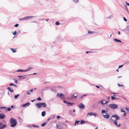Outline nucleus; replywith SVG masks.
Instances as JSON below:
<instances>
[{
    "label": "nucleus",
    "instance_id": "obj_1",
    "mask_svg": "<svg viewBox=\"0 0 129 129\" xmlns=\"http://www.w3.org/2000/svg\"><path fill=\"white\" fill-rule=\"evenodd\" d=\"M10 122L11 124V126L12 127H14L15 126L17 123L16 120V119H14L12 118H11Z\"/></svg>",
    "mask_w": 129,
    "mask_h": 129
},
{
    "label": "nucleus",
    "instance_id": "obj_2",
    "mask_svg": "<svg viewBox=\"0 0 129 129\" xmlns=\"http://www.w3.org/2000/svg\"><path fill=\"white\" fill-rule=\"evenodd\" d=\"M108 112V111L103 110L102 111V113L103 114V117L106 119H108L109 118L110 116L108 114L107 112Z\"/></svg>",
    "mask_w": 129,
    "mask_h": 129
},
{
    "label": "nucleus",
    "instance_id": "obj_3",
    "mask_svg": "<svg viewBox=\"0 0 129 129\" xmlns=\"http://www.w3.org/2000/svg\"><path fill=\"white\" fill-rule=\"evenodd\" d=\"M118 105L115 104H109L108 107L112 109H115L118 108Z\"/></svg>",
    "mask_w": 129,
    "mask_h": 129
},
{
    "label": "nucleus",
    "instance_id": "obj_4",
    "mask_svg": "<svg viewBox=\"0 0 129 129\" xmlns=\"http://www.w3.org/2000/svg\"><path fill=\"white\" fill-rule=\"evenodd\" d=\"M36 16H27L24 17L22 18V20H28L31 18H32L34 17H36Z\"/></svg>",
    "mask_w": 129,
    "mask_h": 129
},
{
    "label": "nucleus",
    "instance_id": "obj_5",
    "mask_svg": "<svg viewBox=\"0 0 129 129\" xmlns=\"http://www.w3.org/2000/svg\"><path fill=\"white\" fill-rule=\"evenodd\" d=\"M57 96L60 97L63 100L65 99V96L64 94L62 93H58L57 94Z\"/></svg>",
    "mask_w": 129,
    "mask_h": 129
},
{
    "label": "nucleus",
    "instance_id": "obj_6",
    "mask_svg": "<svg viewBox=\"0 0 129 129\" xmlns=\"http://www.w3.org/2000/svg\"><path fill=\"white\" fill-rule=\"evenodd\" d=\"M63 102L64 103L67 104V106H72L74 104V103H72L70 102H67L65 100L63 101Z\"/></svg>",
    "mask_w": 129,
    "mask_h": 129
},
{
    "label": "nucleus",
    "instance_id": "obj_7",
    "mask_svg": "<svg viewBox=\"0 0 129 129\" xmlns=\"http://www.w3.org/2000/svg\"><path fill=\"white\" fill-rule=\"evenodd\" d=\"M78 107L81 109H84L85 108V106L83 103L80 104L78 106Z\"/></svg>",
    "mask_w": 129,
    "mask_h": 129
},
{
    "label": "nucleus",
    "instance_id": "obj_8",
    "mask_svg": "<svg viewBox=\"0 0 129 129\" xmlns=\"http://www.w3.org/2000/svg\"><path fill=\"white\" fill-rule=\"evenodd\" d=\"M56 87L55 86H53L52 87H50V88H49V89H50L52 91H53L55 92L56 91V89H54V88H56Z\"/></svg>",
    "mask_w": 129,
    "mask_h": 129
},
{
    "label": "nucleus",
    "instance_id": "obj_9",
    "mask_svg": "<svg viewBox=\"0 0 129 129\" xmlns=\"http://www.w3.org/2000/svg\"><path fill=\"white\" fill-rule=\"evenodd\" d=\"M41 107L45 108L47 107V104L45 103H41Z\"/></svg>",
    "mask_w": 129,
    "mask_h": 129
},
{
    "label": "nucleus",
    "instance_id": "obj_10",
    "mask_svg": "<svg viewBox=\"0 0 129 129\" xmlns=\"http://www.w3.org/2000/svg\"><path fill=\"white\" fill-rule=\"evenodd\" d=\"M30 104V103L29 102H27L25 104L22 105V106L23 107H28Z\"/></svg>",
    "mask_w": 129,
    "mask_h": 129
},
{
    "label": "nucleus",
    "instance_id": "obj_11",
    "mask_svg": "<svg viewBox=\"0 0 129 129\" xmlns=\"http://www.w3.org/2000/svg\"><path fill=\"white\" fill-rule=\"evenodd\" d=\"M49 88H50V86H47L43 88L42 89V90L43 91H44L46 90H47L49 89Z\"/></svg>",
    "mask_w": 129,
    "mask_h": 129
},
{
    "label": "nucleus",
    "instance_id": "obj_12",
    "mask_svg": "<svg viewBox=\"0 0 129 129\" xmlns=\"http://www.w3.org/2000/svg\"><path fill=\"white\" fill-rule=\"evenodd\" d=\"M77 95L75 96L73 95H71L70 99L71 100H73L74 99H76L77 98Z\"/></svg>",
    "mask_w": 129,
    "mask_h": 129
},
{
    "label": "nucleus",
    "instance_id": "obj_13",
    "mask_svg": "<svg viewBox=\"0 0 129 129\" xmlns=\"http://www.w3.org/2000/svg\"><path fill=\"white\" fill-rule=\"evenodd\" d=\"M36 106L38 108L41 107V103H37L36 104Z\"/></svg>",
    "mask_w": 129,
    "mask_h": 129
},
{
    "label": "nucleus",
    "instance_id": "obj_14",
    "mask_svg": "<svg viewBox=\"0 0 129 129\" xmlns=\"http://www.w3.org/2000/svg\"><path fill=\"white\" fill-rule=\"evenodd\" d=\"M5 117V115L4 114H0V119H3Z\"/></svg>",
    "mask_w": 129,
    "mask_h": 129
},
{
    "label": "nucleus",
    "instance_id": "obj_15",
    "mask_svg": "<svg viewBox=\"0 0 129 129\" xmlns=\"http://www.w3.org/2000/svg\"><path fill=\"white\" fill-rule=\"evenodd\" d=\"M125 29L129 33V25H126Z\"/></svg>",
    "mask_w": 129,
    "mask_h": 129
},
{
    "label": "nucleus",
    "instance_id": "obj_16",
    "mask_svg": "<svg viewBox=\"0 0 129 129\" xmlns=\"http://www.w3.org/2000/svg\"><path fill=\"white\" fill-rule=\"evenodd\" d=\"M7 89L11 92H14L13 90L12 89H11L10 87H8Z\"/></svg>",
    "mask_w": 129,
    "mask_h": 129
},
{
    "label": "nucleus",
    "instance_id": "obj_17",
    "mask_svg": "<svg viewBox=\"0 0 129 129\" xmlns=\"http://www.w3.org/2000/svg\"><path fill=\"white\" fill-rule=\"evenodd\" d=\"M114 41L116 42H120L121 43V41L120 40H119V39H114Z\"/></svg>",
    "mask_w": 129,
    "mask_h": 129
},
{
    "label": "nucleus",
    "instance_id": "obj_18",
    "mask_svg": "<svg viewBox=\"0 0 129 129\" xmlns=\"http://www.w3.org/2000/svg\"><path fill=\"white\" fill-rule=\"evenodd\" d=\"M46 114V112L45 111H43L41 113V115L43 117H44L45 115Z\"/></svg>",
    "mask_w": 129,
    "mask_h": 129
},
{
    "label": "nucleus",
    "instance_id": "obj_19",
    "mask_svg": "<svg viewBox=\"0 0 129 129\" xmlns=\"http://www.w3.org/2000/svg\"><path fill=\"white\" fill-rule=\"evenodd\" d=\"M6 127V125L5 124H4L2 126L0 127V129H3Z\"/></svg>",
    "mask_w": 129,
    "mask_h": 129
},
{
    "label": "nucleus",
    "instance_id": "obj_20",
    "mask_svg": "<svg viewBox=\"0 0 129 129\" xmlns=\"http://www.w3.org/2000/svg\"><path fill=\"white\" fill-rule=\"evenodd\" d=\"M47 122H44L43 123H42L41 124V126L42 127H43L46 124H47Z\"/></svg>",
    "mask_w": 129,
    "mask_h": 129
},
{
    "label": "nucleus",
    "instance_id": "obj_21",
    "mask_svg": "<svg viewBox=\"0 0 129 129\" xmlns=\"http://www.w3.org/2000/svg\"><path fill=\"white\" fill-rule=\"evenodd\" d=\"M33 69V68L32 67H29L27 68V70H28V71H29Z\"/></svg>",
    "mask_w": 129,
    "mask_h": 129
},
{
    "label": "nucleus",
    "instance_id": "obj_22",
    "mask_svg": "<svg viewBox=\"0 0 129 129\" xmlns=\"http://www.w3.org/2000/svg\"><path fill=\"white\" fill-rule=\"evenodd\" d=\"M79 122L80 120L78 121L77 120H76L75 122L74 125L76 126V124L78 125Z\"/></svg>",
    "mask_w": 129,
    "mask_h": 129
},
{
    "label": "nucleus",
    "instance_id": "obj_23",
    "mask_svg": "<svg viewBox=\"0 0 129 129\" xmlns=\"http://www.w3.org/2000/svg\"><path fill=\"white\" fill-rule=\"evenodd\" d=\"M10 49L12 51L13 53H15L16 52V50L15 49L10 48Z\"/></svg>",
    "mask_w": 129,
    "mask_h": 129
},
{
    "label": "nucleus",
    "instance_id": "obj_24",
    "mask_svg": "<svg viewBox=\"0 0 129 129\" xmlns=\"http://www.w3.org/2000/svg\"><path fill=\"white\" fill-rule=\"evenodd\" d=\"M87 122V121H85L84 120H81V121H80V124H83V123H86V122Z\"/></svg>",
    "mask_w": 129,
    "mask_h": 129
},
{
    "label": "nucleus",
    "instance_id": "obj_25",
    "mask_svg": "<svg viewBox=\"0 0 129 129\" xmlns=\"http://www.w3.org/2000/svg\"><path fill=\"white\" fill-rule=\"evenodd\" d=\"M28 75H29V74L24 75V76H22V78L23 79H24L26 78V76H28Z\"/></svg>",
    "mask_w": 129,
    "mask_h": 129
},
{
    "label": "nucleus",
    "instance_id": "obj_26",
    "mask_svg": "<svg viewBox=\"0 0 129 129\" xmlns=\"http://www.w3.org/2000/svg\"><path fill=\"white\" fill-rule=\"evenodd\" d=\"M114 124L117 126L118 125V124H117V121L115 120L114 122Z\"/></svg>",
    "mask_w": 129,
    "mask_h": 129
},
{
    "label": "nucleus",
    "instance_id": "obj_27",
    "mask_svg": "<svg viewBox=\"0 0 129 129\" xmlns=\"http://www.w3.org/2000/svg\"><path fill=\"white\" fill-rule=\"evenodd\" d=\"M115 118H116L115 120H118L120 119L119 117L117 115Z\"/></svg>",
    "mask_w": 129,
    "mask_h": 129
},
{
    "label": "nucleus",
    "instance_id": "obj_28",
    "mask_svg": "<svg viewBox=\"0 0 129 129\" xmlns=\"http://www.w3.org/2000/svg\"><path fill=\"white\" fill-rule=\"evenodd\" d=\"M93 113L92 112H89L87 113V115L90 116H92L93 115Z\"/></svg>",
    "mask_w": 129,
    "mask_h": 129
},
{
    "label": "nucleus",
    "instance_id": "obj_29",
    "mask_svg": "<svg viewBox=\"0 0 129 129\" xmlns=\"http://www.w3.org/2000/svg\"><path fill=\"white\" fill-rule=\"evenodd\" d=\"M116 99V98L115 97H113L112 96H111V99L112 100H115Z\"/></svg>",
    "mask_w": 129,
    "mask_h": 129
},
{
    "label": "nucleus",
    "instance_id": "obj_30",
    "mask_svg": "<svg viewBox=\"0 0 129 129\" xmlns=\"http://www.w3.org/2000/svg\"><path fill=\"white\" fill-rule=\"evenodd\" d=\"M19 96V94H18L14 96V98L15 99H17L18 97Z\"/></svg>",
    "mask_w": 129,
    "mask_h": 129
},
{
    "label": "nucleus",
    "instance_id": "obj_31",
    "mask_svg": "<svg viewBox=\"0 0 129 129\" xmlns=\"http://www.w3.org/2000/svg\"><path fill=\"white\" fill-rule=\"evenodd\" d=\"M32 126H33L34 127L38 128L39 127V126L35 125H32Z\"/></svg>",
    "mask_w": 129,
    "mask_h": 129
},
{
    "label": "nucleus",
    "instance_id": "obj_32",
    "mask_svg": "<svg viewBox=\"0 0 129 129\" xmlns=\"http://www.w3.org/2000/svg\"><path fill=\"white\" fill-rule=\"evenodd\" d=\"M23 70L19 69L17 70L16 72H23Z\"/></svg>",
    "mask_w": 129,
    "mask_h": 129
},
{
    "label": "nucleus",
    "instance_id": "obj_33",
    "mask_svg": "<svg viewBox=\"0 0 129 129\" xmlns=\"http://www.w3.org/2000/svg\"><path fill=\"white\" fill-rule=\"evenodd\" d=\"M31 93V92L30 91H29V90L28 91H27L26 92V94L28 95H29V94H30Z\"/></svg>",
    "mask_w": 129,
    "mask_h": 129
},
{
    "label": "nucleus",
    "instance_id": "obj_34",
    "mask_svg": "<svg viewBox=\"0 0 129 129\" xmlns=\"http://www.w3.org/2000/svg\"><path fill=\"white\" fill-rule=\"evenodd\" d=\"M55 24L56 25H58L59 24H60V23L58 21L56 22L55 23Z\"/></svg>",
    "mask_w": 129,
    "mask_h": 129
},
{
    "label": "nucleus",
    "instance_id": "obj_35",
    "mask_svg": "<svg viewBox=\"0 0 129 129\" xmlns=\"http://www.w3.org/2000/svg\"><path fill=\"white\" fill-rule=\"evenodd\" d=\"M104 101V100H103V101H100L101 104L102 105H104V103H103V101Z\"/></svg>",
    "mask_w": 129,
    "mask_h": 129
},
{
    "label": "nucleus",
    "instance_id": "obj_36",
    "mask_svg": "<svg viewBox=\"0 0 129 129\" xmlns=\"http://www.w3.org/2000/svg\"><path fill=\"white\" fill-rule=\"evenodd\" d=\"M6 110H7L8 111H9L11 110V109L10 108H8Z\"/></svg>",
    "mask_w": 129,
    "mask_h": 129
},
{
    "label": "nucleus",
    "instance_id": "obj_37",
    "mask_svg": "<svg viewBox=\"0 0 129 129\" xmlns=\"http://www.w3.org/2000/svg\"><path fill=\"white\" fill-rule=\"evenodd\" d=\"M55 116L54 115H53L51 116V118L53 119L54 118H55Z\"/></svg>",
    "mask_w": 129,
    "mask_h": 129
},
{
    "label": "nucleus",
    "instance_id": "obj_38",
    "mask_svg": "<svg viewBox=\"0 0 129 129\" xmlns=\"http://www.w3.org/2000/svg\"><path fill=\"white\" fill-rule=\"evenodd\" d=\"M121 112H125V110H123V109L122 108L121 109Z\"/></svg>",
    "mask_w": 129,
    "mask_h": 129
},
{
    "label": "nucleus",
    "instance_id": "obj_39",
    "mask_svg": "<svg viewBox=\"0 0 129 129\" xmlns=\"http://www.w3.org/2000/svg\"><path fill=\"white\" fill-rule=\"evenodd\" d=\"M41 100H42V99H41V98L40 97H39L37 99V100H38V101H40Z\"/></svg>",
    "mask_w": 129,
    "mask_h": 129
},
{
    "label": "nucleus",
    "instance_id": "obj_40",
    "mask_svg": "<svg viewBox=\"0 0 129 129\" xmlns=\"http://www.w3.org/2000/svg\"><path fill=\"white\" fill-rule=\"evenodd\" d=\"M17 33V32L16 31H15L13 33V34L14 35H16V34Z\"/></svg>",
    "mask_w": 129,
    "mask_h": 129
},
{
    "label": "nucleus",
    "instance_id": "obj_41",
    "mask_svg": "<svg viewBox=\"0 0 129 129\" xmlns=\"http://www.w3.org/2000/svg\"><path fill=\"white\" fill-rule=\"evenodd\" d=\"M61 124H62V125H64L66 126H67V125L64 122H63L61 123Z\"/></svg>",
    "mask_w": 129,
    "mask_h": 129
},
{
    "label": "nucleus",
    "instance_id": "obj_42",
    "mask_svg": "<svg viewBox=\"0 0 129 129\" xmlns=\"http://www.w3.org/2000/svg\"><path fill=\"white\" fill-rule=\"evenodd\" d=\"M76 3H78L79 2V0H73Z\"/></svg>",
    "mask_w": 129,
    "mask_h": 129
},
{
    "label": "nucleus",
    "instance_id": "obj_43",
    "mask_svg": "<svg viewBox=\"0 0 129 129\" xmlns=\"http://www.w3.org/2000/svg\"><path fill=\"white\" fill-rule=\"evenodd\" d=\"M19 25V24H16L14 25V27H17Z\"/></svg>",
    "mask_w": 129,
    "mask_h": 129
},
{
    "label": "nucleus",
    "instance_id": "obj_44",
    "mask_svg": "<svg viewBox=\"0 0 129 129\" xmlns=\"http://www.w3.org/2000/svg\"><path fill=\"white\" fill-rule=\"evenodd\" d=\"M6 108H7L6 107H0V109H6Z\"/></svg>",
    "mask_w": 129,
    "mask_h": 129
},
{
    "label": "nucleus",
    "instance_id": "obj_45",
    "mask_svg": "<svg viewBox=\"0 0 129 129\" xmlns=\"http://www.w3.org/2000/svg\"><path fill=\"white\" fill-rule=\"evenodd\" d=\"M117 114H115V115H113L112 116V117H115V118L116 117V115H117Z\"/></svg>",
    "mask_w": 129,
    "mask_h": 129
},
{
    "label": "nucleus",
    "instance_id": "obj_46",
    "mask_svg": "<svg viewBox=\"0 0 129 129\" xmlns=\"http://www.w3.org/2000/svg\"><path fill=\"white\" fill-rule=\"evenodd\" d=\"M124 65V64L123 65H121L120 66H119L118 68H122Z\"/></svg>",
    "mask_w": 129,
    "mask_h": 129
},
{
    "label": "nucleus",
    "instance_id": "obj_47",
    "mask_svg": "<svg viewBox=\"0 0 129 129\" xmlns=\"http://www.w3.org/2000/svg\"><path fill=\"white\" fill-rule=\"evenodd\" d=\"M51 119L50 118H48L47 120L45 122H46L47 123V122L49 121Z\"/></svg>",
    "mask_w": 129,
    "mask_h": 129
},
{
    "label": "nucleus",
    "instance_id": "obj_48",
    "mask_svg": "<svg viewBox=\"0 0 129 129\" xmlns=\"http://www.w3.org/2000/svg\"><path fill=\"white\" fill-rule=\"evenodd\" d=\"M118 85L119 87L123 86V85H121L119 83H118Z\"/></svg>",
    "mask_w": 129,
    "mask_h": 129
},
{
    "label": "nucleus",
    "instance_id": "obj_49",
    "mask_svg": "<svg viewBox=\"0 0 129 129\" xmlns=\"http://www.w3.org/2000/svg\"><path fill=\"white\" fill-rule=\"evenodd\" d=\"M59 126L58 125V124H57L56 125V128L58 129H60L59 128Z\"/></svg>",
    "mask_w": 129,
    "mask_h": 129
},
{
    "label": "nucleus",
    "instance_id": "obj_50",
    "mask_svg": "<svg viewBox=\"0 0 129 129\" xmlns=\"http://www.w3.org/2000/svg\"><path fill=\"white\" fill-rule=\"evenodd\" d=\"M88 34H91V33H93V32L92 31H88Z\"/></svg>",
    "mask_w": 129,
    "mask_h": 129
},
{
    "label": "nucleus",
    "instance_id": "obj_51",
    "mask_svg": "<svg viewBox=\"0 0 129 129\" xmlns=\"http://www.w3.org/2000/svg\"><path fill=\"white\" fill-rule=\"evenodd\" d=\"M123 19L125 21H127V20L126 19V18L124 17H123Z\"/></svg>",
    "mask_w": 129,
    "mask_h": 129
},
{
    "label": "nucleus",
    "instance_id": "obj_52",
    "mask_svg": "<svg viewBox=\"0 0 129 129\" xmlns=\"http://www.w3.org/2000/svg\"><path fill=\"white\" fill-rule=\"evenodd\" d=\"M14 82L15 83H17V81L16 79H14Z\"/></svg>",
    "mask_w": 129,
    "mask_h": 129
},
{
    "label": "nucleus",
    "instance_id": "obj_53",
    "mask_svg": "<svg viewBox=\"0 0 129 129\" xmlns=\"http://www.w3.org/2000/svg\"><path fill=\"white\" fill-rule=\"evenodd\" d=\"M125 63H129V61H125Z\"/></svg>",
    "mask_w": 129,
    "mask_h": 129
},
{
    "label": "nucleus",
    "instance_id": "obj_54",
    "mask_svg": "<svg viewBox=\"0 0 129 129\" xmlns=\"http://www.w3.org/2000/svg\"><path fill=\"white\" fill-rule=\"evenodd\" d=\"M14 85V84H13V83H10V84H9V85L10 86H13Z\"/></svg>",
    "mask_w": 129,
    "mask_h": 129
},
{
    "label": "nucleus",
    "instance_id": "obj_55",
    "mask_svg": "<svg viewBox=\"0 0 129 129\" xmlns=\"http://www.w3.org/2000/svg\"><path fill=\"white\" fill-rule=\"evenodd\" d=\"M22 76H17L18 77H19V79H20L21 78H22Z\"/></svg>",
    "mask_w": 129,
    "mask_h": 129
},
{
    "label": "nucleus",
    "instance_id": "obj_56",
    "mask_svg": "<svg viewBox=\"0 0 129 129\" xmlns=\"http://www.w3.org/2000/svg\"><path fill=\"white\" fill-rule=\"evenodd\" d=\"M96 115H97V114L96 113H93V115L95 116Z\"/></svg>",
    "mask_w": 129,
    "mask_h": 129
},
{
    "label": "nucleus",
    "instance_id": "obj_57",
    "mask_svg": "<svg viewBox=\"0 0 129 129\" xmlns=\"http://www.w3.org/2000/svg\"><path fill=\"white\" fill-rule=\"evenodd\" d=\"M56 118L57 119H59L60 118V116H57Z\"/></svg>",
    "mask_w": 129,
    "mask_h": 129
},
{
    "label": "nucleus",
    "instance_id": "obj_58",
    "mask_svg": "<svg viewBox=\"0 0 129 129\" xmlns=\"http://www.w3.org/2000/svg\"><path fill=\"white\" fill-rule=\"evenodd\" d=\"M37 74V73H34L33 74H29V75H36Z\"/></svg>",
    "mask_w": 129,
    "mask_h": 129
},
{
    "label": "nucleus",
    "instance_id": "obj_59",
    "mask_svg": "<svg viewBox=\"0 0 129 129\" xmlns=\"http://www.w3.org/2000/svg\"><path fill=\"white\" fill-rule=\"evenodd\" d=\"M109 102V101H106L105 103H104V105H105V104H106L107 103H108Z\"/></svg>",
    "mask_w": 129,
    "mask_h": 129
},
{
    "label": "nucleus",
    "instance_id": "obj_60",
    "mask_svg": "<svg viewBox=\"0 0 129 129\" xmlns=\"http://www.w3.org/2000/svg\"><path fill=\"white\" fill-rule=\"evenodd\" d=\"M23 72H26L28 71V70H27V69L26 70H23Z\"/></svg>",
    "mask_w": 129,
    "mask_h": 129
},
{
    "label": "nucleus",
    "instance_id": "obj_61",
    "mask_svg": "<svg viewBox=\"0 0 129 129\" xmlns=\"http://www.w3.org/2000/svg\"><path fill=\"white\" fill-rule=\"evenodd\" d=\"M86 95H82L81 96V99H82V98H83L84 96H85Z\"/></svg>",
    "mask_w": 129,
    "mask_h": 129
},
{
    "label": "nucleus",
    "instance_id": "obj_62",
    "mask_svg": "<svg viewBox=\"0 0 129 129\" xmlns=\"http://www.w3.org/2000/svg\"><path fill=\"white\" fill-rule=\"evenodd\" d=\"M124 113L123 114V116H126V112H124Z\"/></svg>",
    "mask_w": 129,
    "mask_h": 129
},
{
    "label": "nucleus",
    "instance_id": "obj_63",
    "mask_svg": "<svg viewBox=\"0 0 129 129\" xmlns=\"http://www.w3.org/2000/svg\"><path fill=\"white\" fill-rule=\"evenodd\" d=\"M125 3L126 4V5L127 6H129V3H127L126 1L125 2Z\"/></svg>",
    "mask_w": 129,
    "mask_h": 129
},
{
    "label": "nucleus",
    "instance_id": "obj_64",
    "mask_svg": "<svg viewBox=\"0 0 129 129\" xmlns=\"http://www.w3.org/2000/svg\"><path fill=\"white\" fill-rule=\"evenodd\" d=\"M107 99L108 100H109L110 98V97H107Z\"/></svg>",
    "mask_w": 129,
    "mask_h": 129
}]
</instances>
